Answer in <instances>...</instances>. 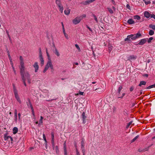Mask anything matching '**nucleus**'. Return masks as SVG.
Instances as JSON below:
<instances>
[{"instance_id":"nucleus-1","label":"nucleus","mask_w":155,"mask_h":155,"mask_svg":"<svg viewBox=\"0 0 155 155\" xmlns=\"http://www.w3.org/2000/svg\"><path fill=\"white\" fill-rule=\"evenodd\" d=\"M55 2L59 8V11L61 13H62L63 10V7L62 4L61 0H55Z\"/></svg>"},{"instance_id":"nucleus-2","label":"nucleus","mask_w":155,"mask_h":155,"mask_svg":"<svg viewBox=\"0 0 155 155\" xmlns=\"http://www.w3.org/2000/svg\"><path fill=\"white\" fill-rule=\"evenodd\" d=\"M53 65L52 64L51 61V59H49L48 61L45 68L43 70V72L45 73L48 70L49 67L51 68V66H53Z\"/></svg>"},{"instance_id":"nucleus-3","label":"nucleus","mask_w":155,"mask_h":155,"mask_svg":"<svg viewBox=\"0 0 155 155\" xmlns=\"http://www.w3.org/2000/svg\"><path fill=\"white\" fill-rule=\"evenodd\" d=\"M19 68L21 76H24V71L25 69L24 64H20V66L19 67Z\"/></svg>"},{"instance_id":"nucleus-4","label":"nucleus","mask_w":155,"mask_h":155,"mask_svg":"<svg viewBox=\"0 0 155 155\" xmlns=\"http://www.w3.org/2000/svg\"><path fill=\"white\" fill-rule=\"evenodd\" d=\"M4 139L5 140L8 141L9 139H10V140H8V141L9 142H10L11 143H12V141H13L12 138L9 136H8L7 133L5 134H4Z\"/></svg>"},{"instance_id":"nucleus-5","label":"nucleus","mask_w":155,"mask_h":155,"mask_svg":"<svg viewBox=\"0 0 155 155\" xmlns=\"http://www.w3.org/2000/svg\"><path fill=\"white\" fill-rule=\"evenodd\" d=\"M81 20L80 17H77L72 20V22L74 24L77 25L80 22Z\"/></svg>"},{"instance_id":"nucleus-6","label":"nucleus","mask_w":155,"mask_h":155,"mask_svg":"<svg viewBox=\"0 0 155 155\" xmlns=\"http://www.w3.org/2000/svg\"><path fill=\"white\" fill-rule=\"evenodd\" d=\"M95 0H88L82 2L81 4L84 5H87L94 2Z\"/></svg>"},{"instance_id":"nucleus-7","label":"nucleus","mask_w":155,"mask_h":155,"mask_svg":"<svg viewBox=\"0 0 155 155\" xmlns=\"http://www.w3.org/2000/svg\"><path fill=\"white\" fill-rule=\"evenodd\" d=\"M33 66L35 69V72H38L39 68V66L37 62H35L33 65Z\"/></svg>"},{"instance_id":"nucleus-8","label":"nucleus","mask_w":155,"mask_h":155,"mask_svg":"<svg viewBox=\"0 0 155 155\" xmlns=\"http://www.w3.org/2000/svg\"><path fill=\"white\" fill-rule=\"evenodd\" d=\"M147 42V40L146 39H143L140 40L138 43V45H142L144 44Z\"/></svg>"},{"instance_id":"nucleus-9","label":"nucleus","mask_w":155,"mask_h":155,"mask_svg":"<svg viewBox=\"0 0 155 155\" xmlns=\"http://www.w3.org/2000/svg\"><path fill=\"white\" fill-rule=\"evenodd\" d=\"M84 141L83 140H82L81 141V148L82 150V151L83 153V155H84V152L85 151L84 150Z\"/></svg>"},{"instance_id":"nucleus-10","label":"nucleus","mask_w":155,"mask_h":155,"mask_svg":"<svg viewBox=\"0 0 155 155\" xmlns=\"http://www.w3.org/2000/svg\"><path fill=\"white\" fill-rule=\"evenodd\" d=\"M14 95L17 101L19 103L21 104V101L18 96V93L14 94Z\"/></svg>"},{"instance_id":"nucleus-11","label":"nucleus","mask_w":155,"mask_h":155,"mask_svg":"<svg viewBox=\"0 0 155 155\" xmlns=\"http://www.w3.org/2000/svg\"><path fill=\"white\" fill-rule=\"evenodd\" d=\"M127 23L129 24H132L135 23L134 21H133L132 19H129L127 21Z\"/></svg>"},{"instance_id":"nucleus-12","label":"nucleus","mask_w":155,"mask_h":155,"mask_svg":"<svg viewBox=\"0 0 155 155\" xmlns=\"http://www.w3.org/2000/svg\"><path fill=\"white\" fill-rule=\"evenodd\" d=\"M40 60L41 62V66H43L44 64V60L42 56H39Z\"/></svg>"},{"instance_id":"nucleus-13","label":"nucleus","mask_w":155,"mask_h":155,"mask_svg":"<svg viewBox=\"0 0 155 155\" xmlns=\"http://www.w3.org/2000/svg\"><path fill=\"white\" fill-rule=\"evenodd\" d=\"M144 15L145 17L148 18L150 16V14L147 12H145L144 14Z\"/></svg>"},{"instance_id":"nucleus-14","label":"nucleus","mask_w":155,"mask_h":155,"mask_svg":"<svg viewBox=\"0 0 155 155\" xmlns=\"http://www.w3.org/2000/svg\"><path fill=\"white\" fill-rule=\"evenodd\" d=\"M24 77L25 78L26 77L27 79L30 78V75L29 74L28 72L24 73Z\"/></svg>"},{"instance_id":"nucleus-15","label":"nucleus","mask_w":155,"mask_h":155,"mask_svg":"<svg viewBox=\"0 0 155 155\" xmlns=\"http://www.w3.org/2000/svg\"><path fill=\"white\" fill-rule=\"evenodd\" d=\"M71 10L69 8H68L67 9H66L64 10V13L65 14L68 15L70 14V12Z\"/></svg>"},{"instance_id":"nucleus-16","label":"nucleus","mask_w":155,"mask_h":155,"mask_svg":"<svg viewBox=\"0 0 155 155\" xmlns=\"http://www.w3.org/2000/svg\"><path fill=\"white\" fill-rule=\"evenodd\" d=\"M134 36H135V38H136V39L141 37L142 35L139 32H138L136 34H134Z\"/></svg>"},{"instance_id":"nucleus-17","label":"nucleus","mask_w":155,"mask_h":155,"mask_svg":"<svg viewBox=\"0 0 155 155\" xmlns=\"http://www.w3.org/2000/svg\"><path fill=\"white\" fill-rule=\"evenodd\" d=\"M18 131V128L16 127H14L13 129V134H15L17 133Z\"/></svg>"},{"instance_id":"nucleus-18","label":"nucleus","mask_w":155,"mask_h":155,"mask_svg":"<svg viewBox=\"0 0 155 155\" xmlns=\"http://www.w3.org/2000/svg\"><path fill=\"white\" fill-rule=\"evenodd\" d=\"M146 82L144 81H140V84H139L138 86H141L142 85H145L146 84Z\"/></svg>"},{"instance_id":"nucleus-19","label":"nucleus","mask_w":155,"mask_h":155,"mask_svg":"<svg viewBox=\"0 0 155 155\" xmlns=\"http://www.w3.org/2000/svg\"><path fill=\"white\" fill-rule=\"evenodd\" d=\"M19 59L20 61V64H24L23 59L21 56H20Z\"/></svg>"},{"instance_id":"nucleus-20","label":"nucleus","mask_w":155,"mask_h":155,"mask_svg":"<svg viewBox=\"0 0 155 155\" xmlns=\"http://www.w3.org/2000/svg\"><path fill=\"white\" fill-rule=\"evenodd\" d=\"M54 150H55L56 151V153L57 154H58L59 153V150L58 147L57 146H54Z\"/></svg>"},{"instance_id":"nucleus-21","label":"nucleus","mask_w":155,"mask_h":155,"mask_svg":"<svg viewBox=\"0 0 155 155\" xmlns=\"http://www.w3.org/2000/svg\"><path fill=\"white\" fill-rule=\"evenodd\" d=\"M23 81V83L25 86H26V84L25 83V81L26 78L24 77V76L21 77Z\"/></svg>"},{"instance_id":"nucleus-22","label":"nucleus","mask_w":155,"mask_h":155,"mask_svg":"<svg viewBox=\"0 0 155 155\" xmlns=\"http://www.w3.org/2000/svg\"><path fill=\"white\" fill-rule=\"evenodd\" d=\"M136 58V57L134 55H130L128 58V60H130V59H135Z\"/></svg>"},{"instance_id":"nucleus-23","label":"nucleus","mask_w":155,"mask_h":155,"mask_svg":"<svg viewBox=\"0 0 155 155\" xmlns=\"http://www.w3.org/2000/svg\"><path fill=\"white\" fill-rule=\"evenodd\" d=\"M13 89V91L14 94L18 93L16 89V87L14 84H12Z\"/></svg>"},{"instance_id":"nucleus-24","label":"nucleus","mask_w":155,"mask_h":155,"mask_svg":"<svg viewBox=\"0 0 155 155\" xmlns=\"http://www.w3.org/2000/svg\"><path fill=\"white\" fill-rule=\"evenodd\" d=\"M130 38V36L128 35L127 36V38L125 39L124 40L125 41H127L129 42L131 41Z\"/></svg>"},{"instance_id":"nucleus-25","label":"nucleus","mask_w":155,"mask_h":155,"mask_svg":"<svg viewBox=\"0 0 155 155\" xmlns=\"http://www.w3.org/2000/svg\"><path fill=\"white\" fill-rule=\"evenodd\" d=\"M54 53H55V54L57 56H58V57L60 55V54L56 48L55 49V51H54Z\"/></svg>"},{"instance_id":"nucleus-26","label":"nucleus","mask_w":155,"mask_h":155,"mask_svg":"<svg viewBox=\"0 0 155 155\" xmlns=\"http://www.w3.org/2000/svg\"><path fill=\"white\" fill-rule=\"evenodd\" d=\"M95 90H97V92H101L104 91V89L101 88H98L95 89Z\"/></svg>"},{"instance_id":"nucleus-27","label":"nucleus","mask_w":155,"mask_h":155,"mask_svg":"<svg viewBox=\"0 0 155 155\" xmlns=\"http://www.w3.org/2000/svg\"><path fill=\"white\" fill-rule=\"evenodd\" d=\"M130 38H131V39L133 40H134L136 39V38H135V37L134 36V35H129Z\"/></svg>"},{"instance_id":"nucleus-28","label":"nucleus","mask_w":155,"mask_h":155,"mask_svg":"<svg viewBox=\"0 0 155 155\" xmlns=\"http://www.w3.org/2000/svg\"><path fill=\"white\" fill-rule=\"evenodd\" d=\"M154 87H155V84H154L151 85L150 86L147 87L146 88V89H150L151 88H152Z\"/></svg>"},{"instance_id":"nucleus-29","label":"nucleus","mask_w":155,"mask_h":155,"mask_svg":"<svg viewBox=\"0 0 155 155\" xmlns=\"http://www.w3.org/2000/svg\"><path fill=\"white\" fill-rule=\"evenodd\" d=\"M134 19H137V20H140V17L138 15H134Z\"/></svg>"},{"instance_id":"nucleus-30","label":"nucleus","mask_w":155,"mask_h":155,"mask_svg":"<svg viewBox=\"0 0 155 155\" xmlns=\"http://www.w3.org/2000/svg\"><path fill=\"white\" fill-rule=\"evenodd\" d=\"M43 119V117H41L40 119L38 121L39 125H41V124L42 123H43L42 120Z\"/></svg>"},{"instance_id":"nucleus-31","label":"nucleus","mask_w":155,"mask_h":155,"mask_svg":"<svg viewBox=\"0 0 155 155\" xmlns=\"http://www.w3.org/2000/svg\"><path fill=\"white\" fill-rule=\"evenodd\" d=\"M122 88L123 87L121 85L119 87L118 89V92L119 94V95H118L119 96H120L119 94H120V91Z\"/></svg>"},{"instance_id":"nucleus-32","label":"nucleus","mask_w":155,"mask_h":155,"mask_svg":"<svg viewBox=\"0 0 155 155\" xmlns=\"http://www.w3.org/2000/svg\"><path fill=\"white\" fill-rule=\"evenodd\" d=\"M108 48H109V52H110L112 50V48H113V47L110 45H108Z\"/></svg>"},{"instance_id":"nucleus-33","label":"nucleus","mask_w":155,"mask_h":155,"mask_svg":"<svg viewBox=\"0 0 155 155\" xmlns=\"http://www.w3.org/2000/svg\"><path fill=\"white\" fill-rule=\"evenodd\" d=\"M51 143H52V145L53 149H54V139H53V140L51 139Z\"/></svg>"},{"instance_id":"nucleus-34","label":"nucleus","mask_w":155,"mask_h":155,"mask_svg":"<svg viewBox=\"0 0 155 155\" xmlns=\"http://www.w3.org/2000/svg\"><path fill=\"white\" fill-rule=\"evenodd\" d=\"M148 150V149L146 148L143 150H141L140 149H139L138 150V151L139 152H144L145 151H147Z\"/></svg>"},{"instance_id":"nucleus-35","label":"nucleus","mask_w":155,"mask_h":155,"mask_svg":"<svg viewBox=\"0 0 155 155\" xmlns=\"http://www.w3.org/2000/svg\"><path fill=\"white\" fill-rule=\"evenodd\" d=\"M150 28L152 29L153 30H155V25H150L149 26Z\"/></svg>"},{"instance_id":"nucleus-36","label":"nucleus","mask_w":155,"mask_h":155,"mask_svg":"<svg viewBox=\"0 0 155 155\" xmlns=\"http://www.w3.org/2000/svg\"><path fill=\"white\" fill-rule=\"evenodd\" d=\"M154 33V31L152 30H150L149 31V35H153Z\"/></svg>"},{"instance_id":"nucleus-37","label":"nucleus","mask_w":155,"mask_h":155,"mask_svg":"<svg viewBox=\"0 0 155 155\" xmlns=\"http://www.w3.org/2000/svg\"><path fill=\"white\" fill-rule=\"evenodd\" d=\"M43 138L44 139V140L45 141V143H46V145H47V141L46 139V138L45 137V134H43Z\"/></svg>"},{"instance_id":"nucleus-38","label":"nucleus","mask_w":155,"mask_h":155,"mask_svg":"<svg viewBox=\"0 0 155 155\" xmlns=\"http://www.w3.org/2000/svg\"><path fill=\"white\" fill-rule=\"evenodd\" d=\"M28 101L29 103V104L30 105V107H31V109L32 110V111H33V107H32L31 104V103L30 102V99H28Z\"/></svg>"},{"instance_id":"nucleus-39","label":"nucleus","mask_w":155,"mask_h":155,"mask_svg":"<svg viewBox=\"0 0 155 155\" xmlns=\"http://www.w3.org/2000/svg\"><path fill=\"white\" fill-rule=\"evenodd\" d=\"M107 9L108 10V11L110 12V13L112 14L113 13V11L112 9H111L110 8H107Z\"/></svg>"},{"instance_id":"nucleus-40","label":"nucleus","mask_w":155,"mask_h":155,"mask_svg":"<svg viewBox=\"0 0 155 155\" xmlns=\"http://www.w3.org/2000/svg\"><path fill=\"white\" fill-rule=\"evenodd\" d=\"M133 122V121H130L129 123L127 126L126 128H128L130 126V125L132 124V123Z\"/></svg>"},{"instance_id":"nucleus-41","label":"nucleus","mask_w":155,"mask_h":155,"mask_svg":"<svg viewBox=\"0 0 155 155\" xmlns=\"http://www.w3.org/2000/svg\"><path fill=\"white\" fill-rule=\"evenodd\" d=\"M92 16L94 17L95 21H96V22L97 23L98 21L97 18V17H96V15L94 14H93Z\"/></svg>"},{"instance_id":"nucleus-42","label":"nucleus","mask_w":155,"mask_h":155,"mask_svg":"<svg viewBox=\"0 0 155 155\" xmlns=\"http://www.w3.org/2000/svg\"><path fill=\"white\" fill-rule=\"evenodd\" d=\"M139 136L137 135L132 140L131 143L134 142L139 137Z\"/></svg>"},{"instance_id":"nucleus-43","label":"nucleus","mask_w":155,"mask_h":155,"mask_svg":"<svg viewBox=\"0 0 155 155\" xmlns=\"http://www.w3.org/2000/svg\"><path fill=\"white\" fill-rule=\"evenodd\" d=\"M39 56H42V52H41V48H39Z\"/></svg>"},{"instance_id":"nucleus-44","label":"nucleus","mask_w":155,"mask_h":155,"mask_svg":"<svg viewBox=\"0 0 155 155\" xmlns=\"http://www.w3.org/2000/svg\"><path fill=\"white\" fill-rule=\"evenodd\" d=\"M46 53H47V57H48V60H49V59H51L50 58V55H49V53H48V52L47 49L46 48Z\"/></svg>"},{"instance_id":"nucleus-45","label":"nucleus","mask_w":155,"mask_h":155,"mask_svg":"<svg viewBox=\"0 0 155 155\" xmlns=\"http://www.w3.org/2000/svg\"><path fill=\"white\" fill-rule=\"evenodd\" d=\"M86 16V14H83L82 15L81 17L80 18L81 19L84 18H85Z\"/></svg>"},{"instance_id":"nucleus-46","label":"nucleus","mask_w":155,"mask_h":155,"mask_svg":"<svg viewBox=\"0 0 155 155\" xmlns=\"http://www.w3.org/2000/svg\"><path fill=\"white\" fill-rule=\"evenodd\" d=\"M75 46L78 49V51H80L81 49H80V47H79V46L77 44H76V45H75Z\"/></svg>"},{"instance_id":"nucleus-47","label":"nucleus","mask_w":155,"mask_h":155,"mask_svg":"<svg viewBox=\"0 0 155 155\" xmlns=\"http://www.w3.org/2000/svg\"><path fill=\"white\" fill-rule=\"evenodd\" d=\"M153 38L152 37L150 38L148 40L147 42L148 43H150L151 42V40L153 39Z\"/></svg>"},{"instance_id":"nucleus-48","label":"nucleus","mask_w":155,"mask_h":155,"mask_svg":"<svg viewBox=\"0 0 155 155\" xmlns=\"http://www.w3.org/2000/svg\"><path fill=\"white\" fill-rule=\"evenodd\" d=\"M51 139H54V135L53 132L51 133Z\"/></svg>"},{"instance_id":"nucleus-49","label":"nucleus","mask_w":155,"mask_h":155,"mask_svg":"<svg viewBox=\"0 0 155 155\" xmlns=\"http://www.w3.org/2000/svg\"><path fill=\"white\" fill-rule=\"evenodd\" d=\"M76 153L77 155H80V154L77 148H76Z\"/></svg>"},{"instance_id":"nucleus-50","label":"nucleus","mask_w":155,"mask_h":155,"mask_svg":"<svg viewBox=\"0 0 155 155\" xmlns=\"http://www.w3.org/2000/svg\"><path fill=\"white\" fill-rule=\"evenodd\" d=\"M144 3L146 5H147L148 4H150L151 2L150 1H146Z\"/></svg>"},{"instance_id":"nucleus-51","label":"nucleus","mask_w":155,"mask_h":155,"mask_svg":"<svg viewBox=\"0 0 155 155\" xmlns=\"http://www.w3.org/2000/svg\"><path fill=\"white\" fill-rule=\"evenodd\" d=\"M50 69H51V72L53 73L54 71V69L53 66H51V67L50 68Z\"/></svg>"},{"instance_id":"nucleus-52","label":"nucleus","mask_w":155,"mask_h":155,"mask_svg":"<svg viewBox=\"0 0 155 155\" xmlns=\"http://www.w3.org/2000/svg\"><path fill=\"white\" fill-rule=\"evenodd\" d=\"M150 17L151 18H153L154 19H155V15H151Z\"/></svg>"},{"instance_id":"nucleus-53","label":"nucleus","mask_w":155,"mask_h":155,"mask_svg":"<svg viewBox=\"0 0 155 155\" xmlns=\"http://www.w3.org/2000/svg\"><path fill=\"white\" fill-rule=\"evenodd\" d=\"M15 116H17V110L16 109L15 110Z\"/></svg>"},{"instance_id":"nucleus-54","label":"nucleus","mask_w":155,"mask_h":155,"mask_svg":"<svg viewBox=\"0 0 155 155\" xmlns=\"http://www.w3.org/2000/svg\"><path fill=\"white\" fill-rule=\"evenodd\" d=\"M86 26H87V28L91 32H92V29L88 25H87Z\"/></svg>"},{"instance_id":"nucleus-55","label":"nucleus","mask_w":155,"mask_h":155,"mask_svg":"<svg viewBox=\"0 0 155 155\" xmlns=\"http://www.w3.org/2000/svg\"><path fill=\"white\" fill-rule=\"evenodd\" d=\"M64 152L67 151L66 148V146H64Z\"/></svg>"},{"instance_id":"nucleus-56","label":"nucleus","mask_w":155,"mask_h":155,"mask_svg":"<svg viewBox=\"0 0 155 155\" xmlns=\"http://www.w3.org/2000/svg\"><path fill=\"white\" fill-rule=\"evenodd\" d=\"M127 8L129 10H130V6L128 4H127L126 5Z\"/></svg>"},{"instance_id":"nucleus-57","label":"nucleus","mask_w":155,"mask_h":155,"mask_svg":"<svg viewBox=\"0 0 155 155\" xmlns=\"http://www.w3.org/2000/svg\"><path fill=\"white\" fill-rule=\"evenodd\" d=\"M134 89V87H133L132 86L131 87H130V91H133V90Z\"/></svg>"},{"instance_id":"nucleus-58","label":"nucleus","mask_w":155,"mask_h":155,"mask_svg":"<svg viewBox=\"0 0 155 155\" xmlns=\"http://www.w3.org/2000/svg\"><path fill=\"white\" fill-rule=\"evenodd\" d=\"M111 2L112 3V4L114 5H116L115 2V1H114V0H111Z\"/></svg>"},{"instance_id":"nucleus-59","label":"nucleus","mask_w":155,"mask_h":155,"mask_svg":"<svg viewBox=\"0 0 155 155\" xmlns=\"http://www.w3.org/2000/svg\"><path fill=\"white\" fill-rule=\"evenodd\" d=\"M8 55L9 59L11 61V60H12V59L11 57L10 56V54H8Z\"/></svg>"},{"instance_id":"nucleus-60","label":"nucleus","mask_w":155,"mask_h":155,"mask_svg":"<svg viewBox=\"0 0 155 155\" xmlns=\"http://www.w3.org/2000/svg\"><path fill=\"white\" fill-rule=\"evenodd\" d=\"M27 79L28 80V83L29 84L31 83V80L30 78Z\"/></svg>"},{"instance_id":"nucleus-61","label":"nucleus","mask_w":155,"mask_h":155,"mask_svg":"<svg viewBox=\"0 0 155 155\" xmlns=\"http://www.w3.org/2000/svg\"><path fill=\"white\" fill-rule=\"evenodd\" d=\"M125 95V93H123L122 94V95L121 96H120L118 98H122Z\"/></svg>"},{"instance_id":"nucleus-62","label":"nucleus","mask_w":155,"mask_h":155,"mask_svg":"<svg viewBox=\"0 0 155 155\" xmlns=\"http://www.w3.org/2000/svg\"><path fill=\"white\" fill-rule=\"evenodd\" d=\"M64 36L67 39H68V35L67 34H64Z\"/></svg>"},{"instance_id":"nucleus-63","label":"nucleus","mask_w":155,"mask_h":155,"mask_svg":"<svg viewBox=\"0 0 155 155\" xmlns=\"http://www.w3.org/2000/svg\"><path fill=\"white\" fill-rule=\"evenodd\" d=\"M138 120L141 123H143L144 122V121L143 120H142L141 119H138Z\"/></svg>"},{"instance_id":"nucleus-64","label":"nucleus","mask_w":155,"mask_h":155,"mask_svg":"<svg viewBox=\"0 0 155 155\" xmlns=\"http://www.w3.org/2000/svg\"><path fill=\"white\" fill-rule=\"evenodd\" d=\"M83 94H84V92H81L79 91V94L81 95H83Z\"/></svg>"}]
</instances>
